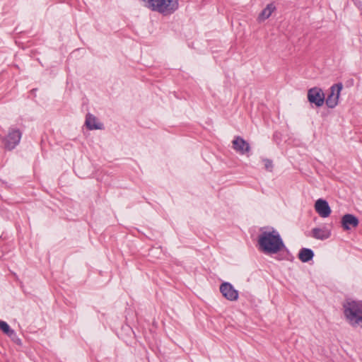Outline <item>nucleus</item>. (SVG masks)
<instances>
[{"label":"nucleus","instance_id":"obj_1","mask_svg":"<svg viewBox=\"0 0 362 362\" xmlns=\"http://www.w3.org/2000/svg\"><path fill=\"white\" fill-rule=\"evenodd\" d=\"M258 243L267 254H276L284 247L279 233L275 230L262 232L259 236Z\"/></svg>","mask_w":362,"mask_h":362},{"label":"nucleus","instance_id":"obj_2","mask_svg":"<svg viewBox=\"0 0 362 362\" xmlns=\"http://www.w3.org/2000/svg\"><path fill=\"white\" fill-rule=\"evenodd\" d=\"M344 314L354 327L362 328V301L347 300L343 304Z\"/></svg>","mask_w":362,"mask_h":362},{"label":"nucleus","instance_id":"obj_3","mask_svg":"<svg viewBox=\"0 0 362 362\" xmlns=\"http://www.w3.org/2000/svg\"><path fill=\"white\" fill-rule=\"evenodd\" d=\"M145 6L164 15L174 13L179 6L178 0H142Z\"/></svg>","mask_w":362,"mask_h":362},{"label":"nucleus","instance_id":"obj_4","mask_svg":"<svg viewBox=\"0 0 362 362\" xmlns=\"http://www.w3.org/2000/svg\"><path fill=\"white\" fill-rule=\"evenodd\" d=\"M342 88L343 85L341 83H336L331 86L329 94L326 99L325 98V102L328 107L334 108L337 105Z\"/></svg>","mask_w":362,"mask_h":362},{"label":"nucleus","instance_id":"obj_5","mask_svg":"<svg viewBox=\"0 0 362 362\" xmlns=\"http://www.w3.org/2000/svg\"><path fill=\"white\" fill-rule=\"evenodd\" d=\"M21 138V132L19 129H12L4 139V147L11 151L18 144Z\"/></svg>","mask_w":362,"mask_h":362},{"label":"nucleus","instance_id":"obj_6","mask_svg":"<svg viewBox=\"0 0 362 362\" xmlns=\"http://www.w3.org/2000/svg\"><path fill=\"white\" fill-rule=\"evenodd\" d=\"M308 100L317 107H321L325 103V94L321 88L314 87L308 90Z\"/></svg>","mask_w":362,"mask_h":362},{"label":"nucleus","instance_id":"obj_7","mask_svg":"<svg viewBox=\"0 0 362 362\" xmlns=\"http://www.w3.org/2000/svg\"><path fill=\"white\" fill-rule=\"evenodd\" d=\"M220 291L224 298L228 300L235 301L238 298V291L228 282H224L221 284Z\"/></svg>","mask_w":362,"mask_h":362},{"label":"nucleus","instance_id":"obj_8","mask_svg":"<svg viewBox=\"0 0 362 362\" xmlns=\"http://www.w3.org/2000/svg\"><path fill=\"white\" fill-rule=\"evenodd\" d=\"M341 224L344 230H350L358 226L359 220L354 215L346 214L341 217Z\"/></svg>","mask_w":362,"mask_h":362},{"label":"nucleus","instance_id":"obj_9","mask_svg":"<svg viewBox=\"0 0 362 362\" xmlns=\"http://www.w3.org/2000/svg\"><path fill=\"white\" fill-rule=\"evenodd\" d=\"M233 148L240 154H245L250 151V146L243 138L237 136L232 141Z\"/></svg>","mask_w":362,"mask_h":362},{"label":"nucleus","instance_id":"obj_10","mask_svg":"<svg viewBox=\"0 0 362 362\" xmlns=\"http://www.w3.org/2000/svg\"><path fill=\"white\" fill-rule=\"evenodd\" d=\"M315 209L322 218L328 217L332 211L327 201L319 199L315 202Z\"/></svg>","mask_w":362,"mask_h":362},{"label":"nucleus","instance_id":"obj_11","mask_svg":"<svg viewBox=\"0 0 362 362\" xmlns=\"http://www.w3.org/2000/svg\"><path fill=\"white\" fill-rule=\"evenodd\" d=\"M330 235V231L325 228H315L312 230V236L315 239L325 240L329 238Z\"/></svg>","mask_w":362,"mask_h":362},{"label":"nucleus","instance_id":"obj_12","mask_svg":"<svg viewBox=\"0 0 362 362\" xmlns=\"http://www.w3.org/2000/svg\"><path fill=\"white\" fill-rule=\"evenodd\" d=\"M86 125L90 130L103 129V124L98 122L96 117L91 114L86 115Z\"/></svg>","mask_w":362,"mask_h":362},{"label":"nucleus","instance_id":"obj_13","mask_svg":"<svg viewBox=\"0 0 362 362\" xmlns=\"http://www.w3.org/2000/svg\"><path fill=\"white\" fill-rule=\"evenodd\" d=\"M276 10V6L274 4H269L265 8H264L258 16L259 21H264L269 18L272 13Z\"/></svg>","mask_w":362,"mask_h":362},{"label":"nucleus","instance_id":"obj_14","mask_svg":"<svg viewBox=\"0 0 362 362\" xmlns=\"http://www.w3.org/2000/svg\"><path fill=\"white\" fill-rule=\"evenodd\" d=\"M314 253L312 250L302 248L298 253V258L303 262H307L313 259Z\"/></svg>","mask_w":362,"mask_h":362},{"label":"nucleus","instance_id":"obj_15","mask_svg":"<svg viewBox=\"0 0 362 362\" xmlns=\"http://www.w3.org/2000/svg\"><path fill=\"white\" fill-rule=\"evenodd\" d=\"M263 162L264 163L265 169L269 172H272V169H273L272 161L269 159L265 158V159H263Z\"/></svg>","mask_w":362,"mask_h":362},{"label":"nucleus","instance_id":"obj_16","mask_svg":"<svg viewBox=\"0 0 362 362\" xmlns=\"http://www.w3.org/2000/svg\"><path fill=\"white\" fill-rule=\"evenodd\" d=\"M10 329L9 325L6 322L0 320V329H1L4 334L8 333Z\"/></svg>","mask_w":362,"mask_h":362},{"label":"nucleus","instance_id":"obj_17","mask_svg":"<svg viewBox=\"0 0 362 362\" xmlns=\"http://www.w3.org/2000/svg\"><path fill=\"white\" fill-rule=\"evenodd\" d=\"M6 334L8 335L10 338H11L13 337H16V333L12 329H10L9 332H8V333H6Z\"/></svg>","mask_w":362,"mask_h":362},{"label":"nucleus","instance_id":"obj_18","mask_svg":"<svg viewBox=\"0 0 362 362\" xmlns=\"http://www.w3.org/2000/svg\"><path fill=\"white\" fill-rule=\"evenodd\" d=\"M15 343H16L17 344H21V339L16 336V337H13L11 338Z\"/></svg>","mask_w":362,"mask_h":362}]
</instances>
